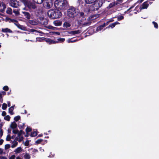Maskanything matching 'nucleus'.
Wrapping results in <instances>:
<instances>
[{
    "mask_svg": "<svg viewBox=\"0 0 159 159\" xmlns=\"http://www.w3.org/2000/svg\"><path fill=\"white\" fill-rule=\"evenodd\" d=\"M86 4L92 5L87 8L88 12H90L92 11L98 10L102 5L104 0H84Z\"/></svg>",
    "mask_w": 159,
    "mask_h": 159,
    "instance_id": "1",
    "label": "nucleus"
},
{
    "mask_svg": "<svg viewBox=\"0 0 159 159\" xmlns=\"http://www.w3.org/2000/svg\"><path fill=\"white\" fill-rule=\"evenodd\" d=\"M54 5L57 9L60 10H65L68 7L69 3L66 0H56L54 2Z\"/></svg>",
    "mask_w": 159,
    "mask_h": 159,
    "instance_id": "2",
    "label": "nucleus"
},
{
    "mask_svg": "<svg viewBox=\"0 0 159 159\" xmlns=\"http://www.w3.org/2000/svg\"><path fill=\"white\" fill-rule=\"evenodd\" d=\"M47 14L49 17L52 19L59 18L62 15L61 11L57 9H50L48 11Z\"/></svg>",
    "mask_w": 159,
    "mask_h": 159,
    "instance_id": "3",
    "label": "nucleus"
},
{
    "mask_svg": "<svg viewBox=\"0 0 159 159\" xmlns=\"http://www.w3.org/2000/svg\"><path fill=\"white\" fill-rule=\"evenodd\" d=\"M79 11L78 9L74 7L73 6L70 7L67 10V15L68 17L74 18L77 16L79 13Z\"/></svg>",
    "mask_w": 159,
    "mask_h": 159,
    "instance_id": "4",
    "label": "nucleus"
},
{
    "mask_svg": "<svg viewBox=\"0 0 159 159\" xmlns=\"http://www.w3.org/2000/svg\"><path fill=\"white\" fill-rule=\"evenodd\" d=\"M24 4L25 7H27L29 9H35L37 8L35 4L33 3L28 0H20Z\"/></svg>",
    "mask_w": 159,
    "mask_h": 159,
    "instance_id": "5",
    "label": "nucleus"
},
{
    "mask_svg": "<svg viewBox=\"0 0 159 159\" xmlns=\"http://www.w3.org/2000/svg\"><path fill=\"white\" fill-rule=\"evenodd\" d=\"M19 2L16 0H10V5L11 6L17 8L19 6Z\"/></svg>",
    "mask_w": 159,
    "mask_h": 159,
    "instance_id": "6",
    "label": "nucleus"
},
{
    "mask_svg": "<svg viewBox=\"0 0 159 159\" xmlns=\"http://www.w3.org/2000/svg\"><path fill=\"white\" fill-rule=\"evenodd\" d=\"M6 8V5L3 2L0 1V11L3 12L4 11L5 9Z\"/></svg>",
    "mask_w": 159,
    "mask_h": 159,
    "instance_id": "7",
    "label": "nucleus"
},
{
    "mask_svg": "<svg viewBox=\"0 0 159 159\" xmlns=\"http://www.w3.org/2000/svg\"><path fill=\"white\" fill-rule=\"evenodd\" d=\"M14 24L19 29L24 31L26 30V27L25 26L20 25L19 23L18 22L17 23H15Z\"/></svg>",
    "mask_w": 159,
    "mask_h": 159,
    "instance_id": "8",
    "label": "nucleus"
},
{
    "mask_svg": "<svg viewBox=\"0 0 159 159\" xmlns=\"http://www.w3.org/2000/svg\"><path fill=\"white\" fill-rule=\"evenodd\" d=\"M45 41H46L49 44H55L57 42H56L55 41L52 40L50 38H45Z\"/></svg>",
    "mask_w": 159,
    "mask_h": 159,
    "instance_id": "9",
    "label": "nucleus"
},
{
    "mask_svg": "<svg viewBox=\"0 0 159 159\" xmlns=\"http://www.w3.org/2000/svg\"><path fill=\"white\" fill-rule=\"evenodd\" d=\"M148 2V1H147L143 3L142 4V7H140V10L147 9L149 6V4L147 3Z\"/></svg>",
    "mask_w": 159,
    "mask_h": 159,
    "instance_id": "10",
    "label": "nucleus"
},
{
    "mask_svg": "<svg viewBox=\"0 0 159 159\" xmlns=\"http://www.w3.org/2000/svg\"><path fill=\"white\" fill-rule=\"evenodd\" d=\"M52 1H50V2H46V3H44V5L45 7L47 9H49L51 8L52 6Z\"/></svg>",
    "mask_w": 159,
    "mask_h": 159,
    "instance_id": "11",
    "label": "nucleus"
},
{
    "mask_svg": "<svg viewBox=\"0 0 159 159\" xmlns=\"http://www.w3.org/2000/svg\"><path fill=\"white\" fill-rule=\"evenodd\" d=\"M17 125L15 121L11 122L10 125V127L13 129H15L17 128Z\"/></svg>",
    "mask_w": 159,
    "mask_h": 159,
    "instance_id": "12",
    "label": "nucleus"
},
{
    "mask_svg": "<svg viewBox=\"0 0 159 159\" xmlns=\"http://www.w3.org/2000/svg\"><path fill=\"white\" fill-rule=\"evenodd\" d=\"M17 126H18L19 129H23L25 128V125L24 123H22L21 122L19 121Z\"/></svg>",
    "mask_w": 159,
    "mask_h": 159,
    "instance_id": "13",
    "label": "nucleus"
},
{
    "mask_svg": "<svg viewBox=\"0 0 159 159\" xmlns=\"http://www.w3.org/2000/svg\"><path fill=\"white\" fill-rule=\"evenodd\" d=\"M22 13L24 14V16L27 19H29L30 18L31 16L29 13L26 11H22Z\"/></svg>",
    "mask_w": 159,
    "mask_h": 159,
    "instance_id": "14",
    "label": "nucleus"
},
{
    "mask_svg": "<svg viewBox=\"0 0 159 159\" xmlns=\"http://www.w3.org/2000/svg\"><path fill=\"white\" fill-rule=\"evenodd\" d=\"M119 4L116 1V2H113L110 3L108 6V7L109 8H111L115 6L116 5H118Z\"/></svg>",
    "mask_w": 159,
    "mask_h": 159,
    "instance_id": "15",
    "label": "nucleus"
},
{
    "mask_svg": "<svg viewBox=\"0 0 159 159\" xmlns=\"http://www.w3.org/2000/svg\"><path fill=\"white\" fill-rule=\"evenodd\" d=\"M53 24L56 26H59L61 25L62 22L60 20H56L53 22Z\"/></svg>",
    "mask_w": 159,
    "mask_h": 159,
    "instance_id": "16",
    "label": "nucleus"
},
{
    "mask_svg": "<svg viewBox=\"0 0 159 159\" xmlns=\"http://www.w3.org/2000/svg\"><path fill=\"white\" fill-rule=\"evenodd\" d=\"M2 32L4 33H12V31L10 29H8V28H6L5 29L2 28Z\"/></svg>",
    "mask_w": 159,
    "mask_h": 159,
    "instance_id": "17",
    "label": "nucleus"
},
{
    "mask_svg": "<svg viewBox=\"0 0 159 159\" xmlns=\"http://www.w3.org/2000/svg\"><path fill=\"white\" fill-rule=\"evenodd\" d=\"M15 105L12 106L11 107H10L8 109L9 113L11 115H12L14 114L13 111L14 110V107Z\"/></svg>",
    "mask_w": 159,
    "mask_h": 159,
    "instance_id": "18",
    "label": "nucleus"
},
{
    "mask_svg": "<svg viewBox=\"0 0 159 159\" xmlns=\"http://www.w3.org/2000/svg\"><path fill=\"white\" fill-rule=\"evenodd\" d=\"M104 27V24H102V25H100L97 28L96 30L97 31H101Z\"/></svg>",
    "mask_w": 159,
    "mask_h": 159,
    "instance_id": "19",
    "label": "nucleus"
},
{
    "mask_svg": "<svg viewBox=\"0 0 159 159\" xmlns=\"http://www.w3.org/2000/svg\"><path fill=\"white\" fill-rule=\"evenodd\" d=\"M22 150V149L20 147H19L16 148L14 151V152L16 153H19Z\"/></svg>",
    "mask_w": 159,
    "mask_h": 159,
    "instance_id": "20",
    "label": "nucleus"
},
{
    "mask_svg": "<svg viewBox=\"0 0 159 159\" xmlns=\"http://www.w3.org/2000/svg\"><path fill=\"white\" fill-rule=\"evenodd\" d=\"M70 26H71V25H70V24L67 22H65L63 24V27H65L66 28L69 27H70Z\"/></svg>",
    "mask_w": 159,
    "mask_h": 159,
    "instance_id": "21",
    "label": "nucleus"
},
{
    "mask_svg": "<svg viewBox=\"0 0 159 159\" xmlns=\"http://www.w3.org/2000/svg\"><path fill=\"white\" fill-rule=\"evenodd\" d=\"M6 12L7 14L9 15H11L12 13V10L11 8L8 7Z\"/></svg>",
    "mask_w": 159,
    "mask_h": 159,
    "instance_id": "22",
    "label": "nucleus"
},
{
    "mask_svg": "<svg viewBox=\"0 0 159 159\" xmlns=\"http://www.w3.org/2000/svg\"><path fill=\"white\" fill-rule=\"evenodd\" d=\"M45 38L44 37H39L37 38H36V40L37 41L41 42L42 41H45Z\"/></svg>",
    "mask_w": 159,
    "mask_h": 159,
    "instance_id": "23",
    "label": "nucleus"
},
{
    "mask_svg": "<svg viewBox=\"0 0 159 159\" xmlns=\"http://www.w3.org/2000/svg\"><path fill=\"white\" fill-rule=\"evenodd\" d=\"M24 157L25 159H30L31 157L29 153H26L24 155Z\"/></svg>",
    "mask_w": 159,
    "mask_h": 159,
    "instance_id": "24",
    "label": "nucleus"
},
{
    "mask_svg": "<svg viewBox=\"0 0 159 159\" xmlns=\"http://www.w3.org/2000/svg\"><path fill=\"white\" fill-rule=\"evenodd\" d=\"M20 9H18L17 10H13V11L15 13L16 16H18L20 15L19 11Z\"/></svg>",
    "mask_w": 159,
    "mask_h": 159,
    "instance_id": "25",
    "label": "nucleus"
},
{
    "mask_svg": "<svg viewBox=\"0 0 159 159\" xmlns=\"http://www.w3.org/2000/svg\"><path fill=\"white\" fill-rule=\"evenodd\" d=\"M65 40V39L64 38H59L57 39V41H55L56 42H57L56 43H62L64 42Z\"/></svg>",
    "mask_w": 159,
    "mask_h": 159,
    "instance_id": "26",
    "label": "nucleus"
},
{
    "mask_svg": "<svg viewBox=\"0 0 159 159\" xmlns=\"http://www.w3.org/2000/svg\"><path fill=\"white\" fill-rule=\"evenodd\" d=\"M6 19L7 20H10V22H16V23H17L18 22V21L17 20H15V19H11V18H9V17H7Z\"/></svg>",
    "mask_w": 159,
    "mask_h": 159,
    "instance_id": "27",
    "label": "nucleus"
},
{
    "mask_svg": "<svg viewBox=\"0 0 159 159\" xmlns=\"http://www.w3.org/2000/svg\"><path fill=\"white\" fill-rule=\"evenodd\" d=\"M37 135V133L36 131H33L31 133V134L30 135L31 137H34L36 136Z\"/></svg>",
    "mask_w": 159,
    "mask_h": 159,
    "instance_id": "28",
    "label": "nucleus"
},
{
    "mask_svg": "<svg viewBox=\"0 0 159 159\" xmlns=\"http://www.w3.org/2000/svg\"><path fill=\"white\" fill-rule=\"evenodd\" d=\"M43 139H39L37 140L35 142V143L37 145L39 144L40 143H41V142L43 141Z\"/></svg>",
    "mask_w": 159,
    "mask_h": 159,
    "instance_id": "29",
    "label": "nucleus"
},
{
    "mask_svg": "<svg viewBox=\"0 0 159 159\" xmlns=\"http://www.w3.org/2000/svg\"><path fill=\"white\" fill-rule=\"evenodd\" d=\"M12 144L11 145V147L12 148H14L16 147L18 145V143L17 142H12Z\"/></svg>",
    "mask_w": 159,
    "mask_h": 159,
    "instance_id": "30",
    "label": "nucleus"
},
{
    "mask_svg": "<svg viewBox=\"0 0 159 159\" xmlns=\"http://www.w3.org/2000/svg\"><path fill=\"white\" fill-rule=\"evenodd\" d=\"M20 119V116H17L14 117V119L16 121H17Z\"/></svg>",
    "mask_w": 159,
    "mask_h": 159,
    "instance_id": "31",
    "label": "nucleus"
},
{
    "mask_svg": "<svg viewBox=\"0 0 159 159\" xmlns=\"http://www.w3.org/2000/svg\"><path fill=\"white\" fill-rule=\"evenodd\" d=\"M81 31L80 30H74L72 31V33L73 34H75L80 33Z\"/></svg>",
    "mask_w": 159,
    "mask_h": 159,
    "instance_id": "32",
    "label": "nucleus"
},
{
    "mask_svg": "<svg viewBox=\"0 0 159 159\" xmlns=\"http://www.w3.org/2000/svg\"><path fill=\"white\" fill-rule=\"evenodd\" d=\"M29 23L32 25H35L36 22L34 20H29L28 21Z\"/></svg>",
    "mask_w": 159,
    "mask_h": 159,
    "instance_id": "33",
    "label": "nucleus"
},
{
    "mask_svg": "<svg viewBox=\"0 0 159 159\" xmlns=\"http://www.w3.org/2000/svg\"><path fill=\"white\" fill-rule=\"evenodd\" d=\"M7 107V105L6 103H4L2 104V109L3 110H5Z\"/></svg>",
    "mask_w": 159,
    "mask_h": 159,
    "instance_id": "34",
    "label": "nucleus"
},
{
    "mask_svg": "<svg viewBox=\"0 0 159 159\" xmlns=\"http://www.w3.org/2000/svg\"><path fill=\"white\" fill-rule=\"evenodd\" d=\"M4 119V120H7L8 121H9L10 119V117L9 115H7L5 116Z\"/></svg>",
    "mask_w": 159,
    "mask_h": 159,
    "instance_id": "35",
    "label": "nucleus"
},
{
    "mask_svg": "<svg viewBox=\"0 0 159 159\" xmlns=\"http://www.w3.org/2000/svg\"><path fill=\"white\" fill-rule=\"evenodd\" d=\"M22 130L23 129H20L19 131H18V132L17 134L18 137H20L21 135L23 134V131Z\"/></svg>",
    "mask_w": 159,
    "mask_h": 159,
    "instance_id": "36",
    "label": "nucleus"
},
{
    "mask_svg": "<svg viewBox=\"0 0 159 159\" xmlns=\"http://www.w3.org/2000/svg\"><path fill=\"white\" fill-rule=\"evenodd\" d=\"M25 131L26 134L28 133V132H31L32 131V129L30 127H27L25 129Z\"/></svg>",
    "mask_w": 159,
    "mask_h": 159,
    "instance_id": "37",
    "label": "nucleus"
},
{
    "mask_svg": "<svg viewBox=\"0 0 159 159\" xmlns=\"http://www.w3.org/2000/svg\"><path fill=\"white\" fill-rule=\"evenodd\" d=\"M11 145L10 144H6L5 145V149L7 150L10 148Z\"/></svg>",
    "mask_w": 159,
    "mask_h": 159,
    "instance_id": "38",
    "label": "nucleus"
},
{
    "mask_svg": "<svg viewBox=\"0 0 159 159\" xmlns=\"http://www.w3.org/2000/svg\"><path fill=\"white\" fill-rule=\"evenodd\" d=\"M11 139V136L9 134L7 135V138H6V140L7 141H10Z\"/></svg>",
    "mask_w": 159,
    "mask_h": 159,
    "instance_id": "39",
    "label": "nucleus"
},
{
    "mask_svg": "<svg viewBox=\"0 0 159 159\" xmlns=\"http://www.w3.org/2000/svg\"><path fill=\"white\" fill-rule=\"evenodd\" d=\"M152 23L153 24L154 27L157 29L158 28V25L157 23L153 21L152 22Z\"/></svg>",
    "mask_w": 159,
    "mask_h": 159,
    "instance_id": "40",
    "label": "nucleus"
},
{
    "mask_svg": "<svg viewBox=\"0 0 159 159\" xmlns=\"http://www.w3.org/2000/svg\"><path fill=\"white\" fill-rule=\"evenodd\" d=\"M139 0H138L137 2H136V3H135L134 5L131 7L128 10V11H129L131 9L133 8L136 4L137 3L139 2Z\"/></svg>",
    "mask_w": 159,
    "mask_h": 159,
    "instance_id": "41",
    "label": "nucleus"
},
{
    "mask_svg": "<svg viewBox=\"0 0 159 159\" xmlns=\"http://www.w3.org/2000/svg\"><path fill=\"white\" fill-rule=\"evenodd\" d=\"M115 26V24L114 23H112L110 24L109 25V26L108 27H109V28L111 27V28H113Z\"/></svg>",
    "mask_w": 159,
    "mask_h": 159,
    "instance_id": "42",
    "label": "nucleus"
},
{
    "mask_svg": "<svg viewBox=\"0 0 159 159\" xmlns=\"http://www.w3.org/2000/svg\"><path fill=\"white\" fill-rule=\"evenodd\" d=\"M124 19V17L123 16H119L117 18V20L118 21H120L123 20Z\"/></svg>",
    "mask_w": 159,
    "mask_h": 159,
    "instance_id": "43",
    "label": "nucleus"
},
{
    "mask_svg": "<svg viewBox=\"0 0 159 159\" xmlns=\"http://www.w3.org/2000/svg\"><path fill=\"white\" fill-rule=\"evenodd\" d=\"M3 89L5 91H7L9 90V88L7 86H5L3 87Z\"/></svg>",
    "mask_w": 159,
    "mask_h": 159,
    "instance_id": "44",
    "label": "nucleus"
},
{
    "mask_svg": "<svg viewBox=\"0 0 159 159\" xmlns=\"http://www.w3.org/2000/svg\"><path fill=\"white\" fill-rule=\"evenodd\" d=\"M44 0H37L36 3L38 4H40L43 2Z\"/></svg>",
    "mask_w": 159,
    "mask_h": 159,
    "instance_id": "45",
    "label": "nucleus"
},
{
    "mask_svg": "<svg viewBox=\"0 0 159 159\" xmlns=\"http://www.w3.org/2000/svg\"><path fill=\"white\" fill-rule=\"evenodd\" d=\"M18 129H13L12 131V133L14 134H18Z\"/></svg>",
    "mask_w": 159,
    "mask_h": 159,
    "instance_id": "46",
    "label": "nucleus"
},
{
    "mask_svg": "<svg viewBox=\"0 0 159 159\" xmlns=\"http://www.w3.org/2000/svg\"><path fill=\"white\" fill-rule=\"evenodd\" d=\"M29 141H30L29 140H28L26 141L24 143L25 146H28L29 144Z\"/></svg>",
    "mask_w": 159,
    "mask_h": 159,
    "instance_id": "47",
    "label": "nucleus"
},
{
    "mask_svg": "<svg viewBox=\"0 0 159 159\" xmlns=\"http://www.w3.org/2000/svg\"><path fill=\"white\" fill-rule=\"evenodd\" d=\"M80 16L82 17L83 18L84 17V13L83 12H81L80 13Z\"/></svg>",
    "mask_w": 159,
    "mask_h": 159,
    "instance_id": "48",
    "label": "nucleus"
},
{
    "mask_svg": "<svg viewBox=\"0 0 159 159\" xmlns=\"http://www.w3.org/2000/svg\"><path fill=\"white\" fill-rule=\"evenodd\" d=\"M19 138L18 139V142H20L21 141H22L24 139V138L23 136H22L21 137H19Z\"/></svg>",
    "mask_w": 159,
    "mask_h": 159,
    "instance_id": "49",
    "label": "nucleus"
},
{
    "mask_svg": "<svg viewBox=\"0 0 159 159\" xmlns=\"http://www.w3.org/2000/svg\"><path fill=\"white\" fill-rule=\"evenodd\" d=\"M3 134V130L2 129H0V136L1 137Z\"/></svg>",
    "mask_w": 159,
    "mask_h": 159,
    "instance_id": "50",
    "label": "nucleus"
},
{
    "mask_svg": "<svg viewBox=\"0 0 159 159\" xmlns=\"http://www.w3.org/2000/svg\"><path fill=\"white\" fill-rule=\"evenodd\" d=\"M90 24L89 22L84 23L83 25V26H86L90 25Z\"/></svg>",
    "mask_w": 159,
    "mask_h": 159,
    "instance_id": "51",
    "label": "nucleus"
},
{
    "mask_svg": "<svg viewBox=\"0 0 159 159\" xmlns=\"http://www.w3.org/2000/svg\"><path fill=\"white\" fill-rule=\"evenodd\" d=\"M75 40H71L70 39H68V42L69 43H73V42H75Z\"/></svg>",
    "mask_w": 159,
    "mask_h": 159,
    "instance_id": "52",
    "label": "nucleus"
},
{
    "mask_svg": "<svg viewBox=\"0 0 159 159\" xmlns=\"http://www.w3.org/2000/svg\"><path fill=\"white\" fill-rule=\"evenodd\" d=\"M7 114L6 112L5 111H3L2 113V115L3 116H5Z\"/></svg>",
    "mask_w": 159,
    "mask_h": 159,
    "instance_id": "53",
    "label": "nucleus"
},
{
    "mask_svg": "<svg viewBox=\"0 0 159 159\" xmlns=\"http://www.w3.org/2000/svg\"><path fill=\"white\" fill-rule=\"evenodd\" d=\"M15 157L16 156L15 155H13L9 157V159H15Z\"/></svg>",
    "mask_w": 159,
    "mask_h": 159,
    "instance_id": "54",
    "label": "nucleus"
},
{
    "mask_svg": "<svg viewBox=\"0 0 159 159\" xmlns=\"http://www.w3.org/2000/svg\"><path fill=\"white\" fill-rule=\"evenodd\" d=\"M30 31L32 32H39L37 30H36L33 29H31L30 30Z\"/></svg>",
    "mask_w": 159,
    "mask_h": 159,
    "instance_id": "55",
    "label": "nucleus"
},
{
    "mask_svg": "<svg viewBox=\"0 0 159 159\" xmlns=\"http://www.w3.org/2000/svg\"><path fill=\"white\" fill-rule=\"evenodd\" d=\"M0 93H1L2 96V95L3 96L5 95H6V92H5V91H3L1 92Z\"/></svg>",
    "mask_w": 159,
    "mask_h": 159,
    "instance_id": "56",
    "label": "nucleus"
},
{
    "mask_svg": "<svg viewBox=\"0 0 159 159\" xmlns=\"http://www.w3.org/2000/svg\"><path fill=\"white\" fill-rule=\"evenodd\" d=\"M110 22V21H107L106 22L104 23L103 24H104L105 27Z\"/></svg>",
    "mask_w": 159,
    "mask_h": 159,
    "instance_id": "57",
    "label": "nucleus"
},
{
    "mask_svg": "<svg viewBox=\"0 0 159 159\" xmlns=\"http://www.w3.org/2000/svg\"><path fill=\"white\" fill-rule=\"evenodd\" d=\"M78 2H79V3L80 4H83V1L82 0H78Z\"/></svg>",
    "mask_w": 159,
    "mask_h": 159,
    "instance_id": "58",
    "label": "nucleus"
},
{
    "mask_svg": "<svg viewBox=\"0 0 159 159\" xmlns=\"http://www.w3.org/2000/svg\"><path fill=\"white\" fill-rule=\"evenodd\" d=\"M32 152H38V151L37 149H33Z\"/></svg>",
    "mask_w": 159,
    "mask_h": 159,
    "instance_id": "59",
    "label": "nucleus"
},
{
    "mask_svg": "<svg viewBox=\"0 0 159 159\" xmlns=\"http://www.w3.org/2000/svg\"><path fill=\"white\" fill-rule=\"evenodd\" d=\"M19 137H16V138H15V139L14 140L13 142H17V141L18 140V138Z\"/></svg>",
    "mask_w": 159,
    "mask_h": 159,
    "instance_id": "60",
    "label": "nucleus"
},
{
    "mask_svg": "<svg viewBox=\"0 0 159 159\" xmlns=\"http://www.w3.org/2000/svg\"><path fill=\"white\" fill-rule=\"evenodd\" d=\"M116 1L120 4L122 2L123 0H116Z\"/></svg>",
    "mask_w": 159,
    "mask_h": 159,
    "instance_id": "61",
    "label": "nucleus"
},
{
    "mask_svg": "<svg viewBox=\"0 0 159 159\" xmlns=\"http://www.w3.org/2000/svg\"><path fill=\"white\" fill-rule=\"evenodd\" d=\"M4 140L2 139H0V145H1L2 144Z\"/></svg>",
    "mask_w": 159,
    "mask_h": 159,
    "instance_id": "62",
    "label": "nucleus"
},
{
    "mask_svg": "<svg viewBox=\"0 0 159 159\" xmlns=\"http://www.w3.org/2000/svg\"><path fill=\"white\" fill-rule=\"evenodd\" d=\"M48 28L51 29H54V28H56V27H53L52 26H50Z\"/></svg>",
    "mask_w": 159,
    "mask_h": 159,
    "instance_id": "63",
    "label": "nucleus"
},
{
    "mask_svg": "<svg viewBox=\"0 0 159 159\" xmlns=\"http://www.w3.org/2000/svg\"><path fill=\"white\" fill-rule=\"evenodd\" d=\"M1 159H7V158L6 157L2 156L1 157Z\"/></svg>",
    "mask_w": 159,
    "mask_h": 159,
    "instance_id": "64",
    "label": "nucleus"
}]
</instances>
